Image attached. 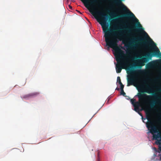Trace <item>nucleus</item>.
Listing matches in <instances>:
<instances>
[{
    "label": "nucleus",
    "instance_id": "nucleus-1",
    "mask_svg": "<svg viewBox=\"0 0 161 161\" xmlns=\"http://www.w3.org/2000/svg\"><path fill=\"white\" fill-rule=\"evenodd\" d=\"M90 11L102 26L104 33L105 40H118L117 39L111 40L110 38L113 36H121L124 34H126L128 36L131 37V39H119V40H153L144 30V28L138 22V19L131 12L129 14H122L119 16L122 18H134L137 21L136 24L126 20V22L128 24L127 26L118 27L114 26L113 28H108L109 24L107 23L106 21L108 18L109 19V21L111 23L114 21V19L111 20L112 18H109L107 14L102 11Z\"/></svg>",
    "mask_w": 161,
    "mask_h": 161
},
{
    "label": "nucleus",
    "instance_id": "nucleus-2",
    "mask_svg": "<svg viewBox=\"0 0 161 161\" xmlns=\"http://www.w3.org/2000/svg\"><path fill=\"white\" fill-rule=\"evenodd\" d=\"M119 41H105L106 46L108 48L110 47L113 50L114 55L115 57L121 55H125L124 52L121 49H123L121 45H118Z\"/></svg>",
    "mask_w": 161,
    "mask_h": 161
},
{
    "label": "nucleus",
    "instance_id": "nucleus-3",
    "mask_svg": "<svg viewBox=\"0 0 161 161\" xmlns=\"http://www.w3.org/2000/svg\"><path fill=\"white\" fill-rule=\"evenodd\" d=\"M147 91L145 92L141 91V93H138L137 96L139 98V101L141 102H143L144 101L145 98L148 99H151L152 97L150 95H147L146 94L144 93V92L147 93L149 94L151 93L153 95V97H157L156 94L154 92H152L153 90L152 88L149 85H147L146 88Z\"/></svg>",
    "mask_w": 161,
    "mask_h": 161
},
{
    "label": "nucleus",
    "instance_id": "nucleus-4",
    "mask_svg": "<svg viewBox=\"0 0 161 161\" xmlns=\"http://www.w3.org/2000/svg\"><path fill=\"white\" fill-rule=\"evenodd\" d=\"M125 55H121L116 57V61L117 64L116 65V72L118 73H120L122 69H124L123 66L126 65V62L123 61L124 60V57Z\"/></svg>",
    "mask_w": 161,
    "mask_h": 161
},
{
    "label": "nucleus",
    "instance_id": "nucleus-5",
    "mask_svg": "<svg viewBox=\"0 0 161 161\" xmlns=\"http://www.w3.org/2000/svg\"><path fill=\"white\" fill-rule=\"evenodd\" d=\"M146 114L147 115V118L148 120V122L146 123L147 127L148 129L151 128L150 130V132L152 134H153L158 132L157 128L156 126L154 125L153 122L149 120V117H148V115H150L149 111H146Z\"/></svg>",
    "mask_w": 161,
    "mask_h": 161
},
{
    "label": "nucleus",
    "instance_id": "nucleus-6",
    "mask_svg": "<svg viewBox=\"0 0 161 161\" xmlns=\"http://www.w3.org/2000/svg\"><path fill=\"white\" fill-rule=\"evenodd\" d=\"M149 56V55H145V57H142L141 56H139L138 58L141 59L137 60V63L136 66L134 67H136L140 69L141 68L142 66L145 65V63H146L148 61L149 59L148 58Z\"/></svg>",
    "mask_w": 161,
    "mask_h": 161
},
{
    "label": "nucleus",
    "instance_id": "nucleus-7",
    "mask_svg": "<svg viewBox=\"0 0 161 161\" xmlns=\"http://www.w3.org/2000/svg\"><path fill=\"white\" fill-rule=\"evenodd\" d=\"M128 71H127L128 73H129V72L130 73H133L137 74H141L143 73L144 71L142 69H138L137 70H134L133 69L132 67H130L128 68Z\"/></svg>",
    "mask_w": 161,
    "mask_h": 161
},
{
    "label": "nucleus",
    "instance_id": "nucleus-8",
    "mask_svg": "<svg viewBox=\"0 0 161 161\" xmlns=\"http://www.w3.org/2000/svg\"><path fill=\"white\" fill-rule=\"evenodd\" d=\"M85 2V6L86 8L89 9L88 7H89V5L88 4V3L90 2V3L91 5H95L96 4H98V2L97 0H91L90 1H89L88 0H83Z\"/></svg>",
    "mask_w": 161,
    "mask_h": 161
},
{
    "label": "nucleus",
    "instance_id": "nucleus-9",
    "mask_svg": "<svg viewBox=\"0 0 161 161\" xmlns=\"http://www.w3.org/2000/svg\"><path fill=\"white\" fill-rule=\"evenodd\" d=\"M39 93L38 92H34L25 95L22 97L23 98H28L33 97H34L39 95Z\"/></svg>",
    "mask_w": 161,
    "mask_h": 161
},
{
    "label": "nucleus",
    "instance_id": "nucleus-10",
    "mask_svg": "<svg viewBox=\"0 0 161 161\" xmlns=\"http://www.w3.org/2000/svg\"><path fill=\"white\" fill-rule=\"evenodd\" d=\"M135 79L134 76H131L130 77H129L128 79V84L127 86H130V85H133V83L135 82Z\"/></svg>",
    "mask_w": 161,
    "mask_h": 161
},
{
    "label": "nucleus",
    "instance_id": "nucleus-11",
    "mask_svg": "<svg viewBox=\"0 0 161 161\" xmlns=\"http://www.w3.org/2000/svg\"><path fill=\"white\" fill-rule=\"evenodd\" d=\"M152 55L153 56H158L159 58H161V53L158 49L153 53Z\"/></svg>",
    "mask_w": 161,
    "mask_h": 161
},
{
    "label": "nucleus",
    "instance_id": "nucleus-12",
    "mask_svg": "<svg viewBox=\"0 0 161 161\" xmlns=\"http://www.w3.org/2000/svg\"><path fill=\"white\" fill-rule=\"evenodd\" d=\"M152 134L153 135V140H156L158 138H161V133L159 132L157 134L154 133Z\"/></svg>",
    "mask_w": 161,
    "mask_h": 161
},
{
    "label": "nucleus",
    "instance_id": "nucleus-13",
    "mask_svg": "<svg viewBox=\"0 0 161 161\" xmlns=\"http://www.w3.org/2000/svg\"><path fill=\"white\" fill-rule=\"evenodd\" d=\"M136 105H134V110L137 112H139L140 111L139 107L140 106V103L138 102H136Z\"/></svg>",
    "mask_w": 161,
    "mask_h": 161
},
{
    "label": "nucleus",
    "instance_id": "nucleus-14",
    "mask_svg": "<svg viewBox=\"0 0 161 161\" xmlns=\"http://www.w3.org/2000/svg\"><path fill=\"white\" fill-rule=\"evenodd\" d=\"M123 43H125V42H153L154 41H122Z\"/></svg>",
    "mask_w": 161,
    "mask_h": 161
},
{
    "label": "nucleus",
    "instance_id": "nucleus-15",
    "mask_svg": "<svg viewBox=\"0 0 161 161\" xmlns=\"http://www.w3.org/2000/svg\"><path fill=\"white\" fill-rule=\"evenodd\" d=\"M156 102L155 101H153L151 102L150 104V106L151 107L153 108L154 106L156 104Z\"/></svg>",
    "mask_w": 161,
    "mask_h": 161
},
{
    "label": "nucleus",
    "instance_id": "nucleus-16",
    "mask_svg": "<svg viewBox=\"0 0 161 161\" xmlns=\"http://www.w3.org/2000/svg\"><path fill=\"white\" fill-rule=\"evenodd\" d=\"M155 143L157 145H161V139H157L156 140Z\"/></svg>",
    "mask_w": 161,
    "mask_h": 161
},
{
    "label": "nucleus",
    "instance_id": "nucleus-17",
    "mask_svg": "<svg viewBox=\"0 0 161 161\" xmlns=\"http://www.w3.org/2000/svg\"><path fill=\"white\" fill-rule=\"evenodd\" d=\"M135 100L134 99H131L130 100L131 103L133 105V106H134V105H136V102H134Z\"/></svg>",
    "mask_w": 161,
    "mask_h": 161
},
{
    "label": "nucleus",
    "instance_id": "nucleus-18",
    "mask_svg": "<svg viewBox=\"0 0 161 161\" xmlns=\"http://www.w3.org/2000/svg\"><path fill=\"white\" fill-rule=\"evenodd\" d=\"M120 94L121 95H123L124 96H125V95L126 94L125 92H124V90H121Z\"/></svg>",
    "mask_w": 161,
    "mask_h": 161
},
{
    "label": "nucleus",
    "instance_id": "nucleus-19",
    "mask_svg": "<svg viewBox=\"0 0 161 161\" xmlns=\"http://www.w3.org/2000/svg\"><path fill=\"white\" fill-rule=\"evenodd\" d=\"M121 81V79L120 78V77L119 76H118L117 77V82L119 83V82H120Z\"/></svg>",
    "mask_w": 161,
    "mask_h": 161
},
{
    "label": "nucleus",
    "instance_id": "nucleus-20",
    "mask_svg": "<svg viewBox=\"0 0 161 161\" xmlns=\"http://www.w3.org/2000/svg\"><path fill=\"white\" fill-rule=\"evenodd\" d=\"M120 86V90H123L124 88V85H122Z\"/></svg>",
    "mask_w": 161,
    "mask_h": 161
},
{
    "label": "nucleus",
    "instance_id": "nucleus-21",
    "mask_svg": "<svg viewBox=\"0 0 161 161\" xmlns=\"http://www.w3.org/2000/svg\"><path fill=\"white\" fill-rule=\"evenodd\" d=\"M125 45L127 48L131 47L130 46V45Z\"/></svg>",
    "mask_w": 161,
    "mask_h": 161
},
{
    "label": "nucleus",
    "instance_id": "nucleus-22",
    "mask_svg": "<svg viewBox=\"0 0 161 161\" xmlns=\"http://www.w3.org/2000/svg\"><path fill=\"white\" fill-rule=\"evenodd\" d=\"M159 150L161 152V146H159L158 148ZM160 159L161 160V156L160 157Z\"/></svg>",
    "mask_w": 161,
    "mask_h": 161
},
{
    "label": "nucleus",
    "instance_id": "nucleus-23",
    "mask_svg": "<svg viewBox=\"0 0 161 161\" xmlns=\"http://www.w3.org/2000/svg\"><path fill=\"white\" fill-rule=\"evenodd\" d=\"M138 113L141 116H142V119H143V117L142 114L139 111V112H138Z\"/></svg>",
    "mask_w": 161,
    "mask_h": 161
},
{
    "label": "nucleus",
    "instance_id": "nucleus-24",
    "mask_svg": "<svg viewBox=\"0 0 161 161\" xmlns=\"http://www.w3.org/2000/svg\"><path fill=\"white\" fill-rule=\"evenodd\" d=\"M119 84L120 85V86H121V85H123V84H122V82H121V81H120V82H119Z\"/></svg>",
    "mask_w": 161,
    "mask_h": 161
},
{
    "label": "nucleus",
    "instance_id": "nucleus-25",
    "mask_svg": "<svg viewBox=\"0 0 161 161\" xmlns=\"http://www.w3.org/2000/svg\"><path fill=\"white\" fill-rule=\"evenodd\" d=\"M119 84L120 85V86H121V85H123V84H122V82H121V81H120V82H119Z\"/></svg>",
    "mask_w": 161,
    "mask_h": 161
},
{
    "label": "nucleus",
    "instance_id": "nucleus-26",
    "mask_svg": "<svg viewBox=\"0 0 161 161\" xmlns=\"http://www.w3.org/2000/svg\"><path fill=\"white\" fill-rule=\"evenodd\" d=\"M69 7L70 9H72V7L70 5H69Z\"/></svg>",
    "mask_w": 161,
    "mask_h": 161
},
{
    "label": "nucleus",
    "instance_id": "nucleus-27",
    "mask_svg": "<svg viewBox=\"0 0 161 161\" xmlns=\"http://www.w3.org/2000/svg\"><path fill=\"white\" fill-rule=\"evenodd\" d=\"M116 90H119V88L118 87H117L116 89Z\"/></svg>",
    "mask_w": 161,
    "mask_h": 161
},
{
    "label": "nucleus",
    "instance_id": "nucleus-28",
    "mask_svg": "<svg viewBox=\"0 0 161 161\" xmlns=\"http://www.w3.org/2000/svg\"><path fill=\"white\" fill-rule=\"evenodd\" d=\"M128 57H129V58H132L131 57L130 55H129Z\"/></svg>",
    "mask_w": 161,
    "mask_h": 161
},
{
    "label": "nucleus",
    "instance_id": "nucleus-29",
    "mask_svg": "<svg viewBox=\"0 0 161 161\" xmlns=\"http://www.w3.org/2000/svg\"><path fill=\"white\" fill-rule=\"evenodd\" d=\"M159 63L161 64V60H159Z\"/></svg>",
    "mask_w": 161,
    "mask_h": 161
},
{
    "label": "nucleus",
    "instance_id": "nucleus-30",
    "mask_svg": "<svg viewBox=\"0 0 161 161\" xmlns=\"http://www.w3.org/2000/svg\"><path fill=\"white\" fill-rule=\"evenodd\" d=\"M78 12L79 13H80L81 14V12H80V11H78Z\"/></svg>",
    "mask_w": 161,
    "mask_h": 161
},
{
    "label": "nucleus",
    "instance_id": "nucleus-31",
    "mask_svg": "<svg viewBox=\"0 0 161 161\" xmlns=\"http://www.w3.org/2000/svg\"><path fill=\"white\" fill-rule=\"evenodd\" d=\"M71 1L72 2H73L74 1V0H71Z\"/></svg>",
    "mask_w": 161,
    "mask_h": 161
},
{
    "label": "nucleus",
    "instance_id": "nucleus-32",
    "mask_svg": "<svg viewBox=\"0 0 161 161\" xmlns=\"http://www.w3.org/2000/svg\"><path fill=\"white\" fill-rule=\"evenodd\" d=\"M160 90L161 91V89Z\"/></svg>",
    "mask_w": 161,
    "mask_h": 161
}]
</instances>
